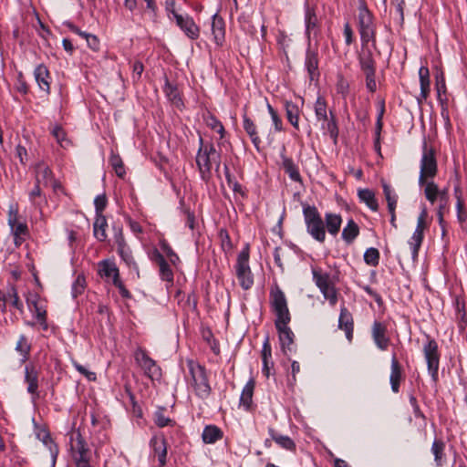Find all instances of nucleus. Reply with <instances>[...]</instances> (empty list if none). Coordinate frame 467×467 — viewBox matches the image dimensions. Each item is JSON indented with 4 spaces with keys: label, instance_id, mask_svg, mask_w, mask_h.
Masks as SVG:
<instances>
[{
    "label": "nucleus",
    "instance_id": "obj_1",
    "mask_svg": "<svg viewBox=\"0 0 467 467\" xmlns=\"http://www.w3.org/2000/svg\"><path fill=\"white\" fill-rule=\"evenodd\" d=\"M85 415H78L70 432V451L77 467H88V450L86 448Z\"/></svg>",
    "mask_w": 467,
    "mask_h": 467
},
{
    "label": "nucleus",
    "instance_id": "obj_2",
    "mask_svg": "<svg viewBox=\"0 0 467 467\" xmlns=\"http://www.w3.org/2000/svg\"><path fill=\"white\" fill-rule=\"evenodd\" d=\"M200 147L196 155V164L200 171L201 179L208 182L212 177V167L215 164L218 172L221 163V154L216 150L213 143H204L202 137L199 139Z\"/></svg>",
    "mask_w": 467,
    "mask_h": 467
},
{
    "label": "nucleus",
    "instance_id": "obj_3",
    "mask_svg": "<svg viewBox=\"0 0 467 467\" xmlns=\"http://www.w3.org/2000/svg\"><path fill=\"white\" fill-rule=\"evenodd\" d=\"M187 367L191 376L189 383L195 395L202 400L207 399L211 394L212 388L205 368L192 359L187 360Z\"/></svg>",
    "mask_w": 467,
    "mask_h": 467
},
{
    "label": "nucleus",
    "instance_id": "obj_4",
    "mask_svg": "<svg viewBox=\"0 0 467 467\" xmlns=\"http://www.w3.org/2000/svg\"><path fill=\"white\" fill-rule=\"evenodd\" d=\"M302 205L306 232L316 241L324 243L326 239V229L317 208L307 203H303Z\"/></svg>",
    "mask_w": 467,
    "mask_h": 467
},
{
    "label": "nucleus",
    "instance_id": "obj_5",
    "mask_svg": "<svg viewBox=\"0 0 467 467\" xmlns=\"http://www.w3.org/2000/svg\"><path fill=\"white\" fill-rule=\"evenodd\" d=\"M315 115L317 121L321 122L322 130H326L336 144L339 134L337 119L332 110L327 114V106L325 99L318 96L314 106Z\"/></svg>",
    "mask_w": 467,
    "mask_h": 467
},
{
    "label": "nucleus",
    "instance_id": "obj_6",
    "mask_svg": "<svg viewBox=\"0 0 467 467\" xmlns=\"http://www.w3.org/2000/svg\"><path fill=\"white\" fill-rule=\"evenodd\" d=\"M313 280L319 288L325 299L331 306H335L338 300V291L336 287L337 279L321 269H312Z\"/></svg>",
    "mask_w": 467,
    "mask_h": 467
},
{
    "label": "nucleus",
    "instance_id": "obj_7",
    "mask_svg": "<svg viewBox=\"0 0 467 467\" xmlns=\"http://www.w3.org/2000/svg\"><path fill=\"white\" fill-rule=\"evenodd\" d=\"M373 49L372 47H361L358 53V63L366 77V87L372 93L377 89L376 61L373 57Z\"/></svg>",
    "mask_w": 467,
    "mask_h": 467
},
{
    "label": "nucleus",
    "instance_id": "obj_8",
    "mask_svg": "<svg viewBox=\"0 0 467 467\" xmlns=\"http://www.w3.org/2000/svg\"><path fill=\"white\" fill-rule=\"evenodd\" d=\"M438 172L437 160L435 157V151L432 148L428 147L427 143L424 142L422 146V156L420 160V171L419 176V184H423L428 180H432Z\"/></svg>",
    "mask_w": 467,
    "mask_h": 467
},
{
    "label": "nucleus",
    "instance_id": "obj_9",
    "mask_svg": "<svg viewBox=\"0 0 467 467\" xmlns=\"http://www.w3.org/2000/svg\"><path fill=\"white\" fill-rule=\"evenodd\" d=\"M18 208L16 205H10L7 213V223L14 236V244L19 247L29 236V229L24 222L18 221Z\"/></svg>",
    "mask_w": 467,
    "mask_h": 467
},
{
    "label": "nucleus",
    "instance_id": "obj_10",
    "mask_svg": "<svg viewBox=\"0 0 467 467\" xmlns=\"http://www.w3.org/2000/svg\"><path fill=\"white\" fill-rule=\"evenodd\" d=\"M269 303L272 311L276 317L275 321L291 319L285 295L277 285H275L270 289Z\"/></svg>",
    "mask_w": 467,
    "mask_h": 467
},
{
    "label": "nucleus",
    "instance_id": "obj_11",
    "mask_svg": "<svg viewBox=\"0 0 467 467\" xmlns=\"http://www.w3.org/2000/svg\"><path fill=\"white\" fill-rule=\"evenodd\" d=\"M429 226L430 222L428 220V212L427 209L423 207L418 216L416 228L408 242L411 249L413 259L418 257L420 248L424 239V232L429 228Z\"/></svg>",
    "mask_w": 467,
    "mask_h": 467
},
{
    "label": "nucleus",
    "instance_id": "obj_12",
    "mask_svg": "<svg viewBox=\"0 0 467 467\" xmlns=\"http://www.w3.org/2000/svg\"><path fill=\"white\" fill-rule=\"evenodd\" d=\"M427 341L423 345V355L427 363L428 371L433 381L438 380V371L440 366V353L438 344L435 339L426 336Z\"/></svg>",
    "mask_w": 467,
    "mask_h": 467
},
{
    "label": "nucleus",
    "instance_id": "obj_13",
    "mask_svg": "<svg viewBox=\"0 0 467 467\" xmlns=\"http://www.w3.org/2000/svg\"><path fill=\"white\" fill-rule=\"evenodd\" d=\"M236 275L240 282V285L247 290L252 287L254 284L253 275L249 266V248L246 246L243 249L237 257L236 263Z\"/></svg>",
    "mask_w": 467,
    "mask_h": 467
},
{
    "label": "nucleus",
    "instance_id": "obj_14",
    "mask_svg": "<svg viewBox=\"0 0 467 467\" xmlns=\"http://www.w3.org/2000/svg\"><path fill=\"white\" fill-rule=\"evenodd\" d=\"M135 359L143 369L144 374L152 380H159L161 378V369L156 362L148 356L146 351L138 349L135 353Z\"/></svg>",
    "mask_w": 467,
    "mask_h": 467
},
{
    "label": "nucleus",
    "instance_id": "obj_15",
    "mask_svg": "<svg viewBox=\"0 0 467 467\" xmlns=\"http://www.w3.org/2000/svg\"><path fill=\"white\" fill-rule=\"evenodd\" d=\"M304 66L310 81H317L320 77L318 48L317 45L312 47L311 42L307 45Z\"/></svg>",
    "mask_w": 467,
    "mask_h": 467
},
{
    "label": "nucleus",
    "instance_id": "obj_16",
    "mask_svg": "<svg viewBox=\"0 0 467 467\" xmlns=\"http://www.w3.org/2000/svg\"><path fill=\"white\" fill-rule=\"evenodd\" d=\"M291 319H285L282 321H275V328L278 332L281 348L284 354L294 351V337L295 335L291 328L288 327Z\"/></svg>",
    "mask_w": 467,
    "mask_h": 467
},
{
    "label": "nucleus",
    "instance_id": "obj_17",
    "mask_svg": "<svg viewBox=\"0 0 467 467\" xmlns=\"http://www.w3.org/2000/svg\"><path fill=\"white\" fill-rule=\"evenodd\" d=\"M305 26H306V36L308 40V43L311 42V35L315 36L319 34L320 31V23L316 12L315 6H311L309 3L306 1L305 3Z\"/></svg>",
    "mask_w": 467,
    "mask_h": 467
},
{
    "label": "nucleus",
    "instance_id": "obj_18",
    "mask_svg": "<svg viewBox=\"0 0 467 467\" xmlns=\"http://www.w3.org/2000/svg\"><path fill=\"white\" fill-rule=\"evenodd\" d=\"M371 336L374 343L380 350H386L389 348L390 339L387 336V326L379 321H374L371 327Z\"/></svg>",
    "mask_w": 467,
    "mask_h": 467
},
{
    "label": "nucleus",
    "instance_id": "obj_19",
    "mask_svg": "<svg viewBox=\"0 0 467 467\" xmlns=\"http://www.w3.org/2000/svg\"><path fill=\"white\" fill-rule=\"evenodd\" d=\"M175 21L177 26L184 32V34L191 39H197L200 35V29L194 23L193 19L182 15H175Z\"/></svg>",
    "mask_w": 467,
    "mask_h": 467
},
{
    "label": "nucleus",
    "instance_id": "obj_20",
    "mask_svg": "<svg viewBox=\"0 0 467 467\" xmlns=\"http://www.w3.org/2000/svg\"><path fill=\"white\" fill-rule=\"evenodd\" d=\"M150 446L154 451L155 456L158 457L160 467H164L167 462V442L165 437L161 435H154L150 441Z\"/></svg>",
    "mask_w": 467,
    "mask_h": 467
},
{
    "label": "nucleus",
    "instance_id": "obj_21",
    "mask_svg": "<svg viewBox=\"0 0 467 467\" xmlns=\"http://www.w3.org/2000/svg\"><path fill=\"white\" fill-rule=\"evenodd\" d=\"M25 381L27 384V392L31 394L32 399L39 397L38 393V371L36 367L27 365L25 368Z\"/></svg>",
    "mask_w": 467,
    "mask_h": 467
},
{
    "label": "nucleus",
    "instance_id": "obj_22",
    "mask_svg": "<svg viewBox=\"0 0 467 467\" xmlns=\"http://www.w3.org/2000/svg\"><path fill=\"white\" fill-rule=\"evenodd\" d=\"M36 182L44 187L48 183L53 182V187L56 190L58 187L56 182H53V173L50 168L43 162L37 163L35 167Z\"/></svg>",
    "mask_w": 467,
    "mask_h": 467
},
{
    "label": "nucleus",
    "instance_id": "obj_23",
    "mask_svg": "<svg viewBox=\"0 0 467 467\" xmlns=\"http://www.w3.org/2000/svg\"><path fill=\"white\" fill-rule=\"evenodd\" d=\"M338 327L345 331L346 337L350 342L353 338L354 321L351 313L346 306H341L338 318Z\"/></svg>",
    "mask_w": 467,
    "mask_h": 467
},
{
    "label": "nucleus",
    "instance_id": "obj_24",
    "mask_svg": "<svg viewBox=\"0 0 467 467\" xmlns=\"http://www.w3.org/2000/svg\"><path fill=\"white\" fill-rule=\"evenodd\" d=\"M402 368L399 363L396 356L393 355L391 358L389 382L391 386V390L394 393H398L400 391V385L402 379Z\"/></svg>",
    "mask_w": 467,
    "mask_h": 467
},
{
    "label": "nucleus",
    "instance_id": "obj_25",
    "mask_svg": "<svg viewBox=\"0 0 467 467\" xmlns=\"http://www.w3.org/2000/svg\"><path fill=\"white\" fill-rule=\"evenodd\" d=\"M163 92L173 106L178 109L183 107V101L177 85L171 83L167 78H165Z\"/></svg>",
    "mask_w": 467,
    "mask_h": 467
},
{
    "label": "nucleus",
    "instance_id": "obj_26",
    "mask_svg": "<svg viewBox=\"0 0 467 467\" xmlns=\"http://www.w3.org/2000/svg\"><path fill=\"white\" fill-rule=\"evenodd\" d=\"M358 31L362 32H369L375 31V26L373 23V16L367 8L366 5H362L359 7L358 12Z\"/></svg>",
    "mask_w": 467,
    "mask_h": 467
},
{
    "label": "nucleus",
    "instance_id": "obj_27",
    "mask_svg": "<svg viewBox=\"0 0 467 467\" xmlns=\"http://www.w3.org/2000/svg\"><path fill=\"white\" fill-rule=\"evenodd\" d=\"M243 128L254 146L259 150L262 140L258 135L257 126L245 113L243 115Z\"/></svg>",
    "mask_w": 467,
    "mask_h": 467
},
{
    "label": "nucleus",
    "instance_id": "obj_28",
    "mask_svg": "<svg viewBox=\"0 0 467 467\" xmlns=\"http://www.w3.org/2000/svg\"><path fill=\"white\" fill-rule=\"evenodd\" d=\"M154 260L159 265L160 276L163 281L172 283L173 282V272L170 265L165 260L164 256L156 250L153 254Z\"/></svg>",
    "mask_w": 467,
    "mask_h": 467
},
{
    "label": "nucleus",
    "instance_id": "obj_29",
    "mask_svg": "<svg viewBox=\"0 0 467 467\" xmlns=\"http://www.w3.org/2000/svg\"><path fill=\"white\" fill-rule=\"evenodd\" d=\"M35 78L41 90L47 94L50 90V76L47 67L44 65H38L34 71Z\"/></svg>",
    "mask_w": 467,
    "mask_h": 467
},
{
    "label": "nucleus",
    "instance_id": "obj_30",
    "mask_svg": "<svg viewBox=\"0 0 467 467\" xmlns=\"http://www.w3.org/2000/svg\"><path fill=\"white\" fill-rule=\"evenodd\" d=\"M37 438L42 441L44 445L47 448L50 453L51 457V465L52 467L55 466L57 457L58 455V447L57 445L53 441V440L50 437L49 432H47L45 430H42L37 432L36 434Z\"/></svg>",
    "mask_w": 467,
    "mask_h": 467
},
{
    "label": "nucleus",
    "instance_id": "obj_31",
    "mask_svg": "<svg viewBox=\"0 0 467 467\" xmlns=\"http://www.w3.org/2000/svg\"><path fill=\"white\" fill-rule=\"evenodd\" d=\"M445 442L441 439H435L431 444V453L434 456L436 467H442L445 463Z\"/></svg>",
    "mask_w": 467,
    "mask_h": 467
},
{
    "label": "nucleus",
    "instance_id": "obj_32",
    "mask_svg": "<svg viewBox=\"0 0 467 467\" xmlns=\"http://www.w3.org/2000/svg\"><path fill=\"white\" fill-rule=\"evenodd\" d=\"M107 218L104 215L96 216L95 221L93 223V235L98 241L105 242L107 240Z\"/></svg>",
    "mask_w": 467,
    "mask_h": 467
},
{
    "label": "nucleus",
    "instance_id": "obj_33",
    "mask_svg": "<svg viewBox=\"0 0 467 467\" xmlns=\"http://www.w3.org/2000/svg\"><path fill=\"white\" fill-rule=\"evenodd\" d=\"M254 380L253 379H249L247 383L244 385L241 396L239 404L245 410H249L253 402V395L254 389Z\"/></svg>",
    "mask_w": 467,
    "mask_h": 467
},
{
    "label": "nucleus",
    "instance_id": "obj_34",
    "mask_svg": "<svg viewBox=\"0 0 467 467\" xmlns=\"http://www.w3.org/2000/svg\"><path fill=\"white\" fill-rule=\"evenodd\" d=\"M212 34L216 45L222 46L224 40V22L216 14L213 16Z\"/></svg>",
    "mask_w": 467,
    "mask_h": 467
},
{
    "label": "nucleus",
    "instance_id": "obj_35",
    "mask_svg": "<svg viewBox=\"0 0 467 467\" xmlns=\"http://www.w3.org/2000/svg\"><path fill=\"white\" fill-rule=\"evenodd\" d=\"M268 432L271 439L275 442H276L281 448L290 451H296V443L290 437L279 434L272 428L268 430Z\"/></svg>",
    "mask_w": 467,
    "mask_h": 467
},
{
    "label": "nucleus",
    "instance_id": "obj_36",
    "mask_svg": "<svg viewBox=\"0 0 467 467\" xmlns=\"http://www.w3.org/2000/svg\"><path fill=\"white\" fill-rule=\"evenodd\" d=\"M325 223L327 229V232L333 235L336 236L341 227L342 223V217L340 214L332 213H327L325 214Z\"/></svg>",
    "mask_w": 467,
    "mask_h": 467
},
{
    "label": "nucleus",
    "instance_id": "obj_37",
    "mask_svg": "<svg viewBox=\"0 0 467 467\" xmlns=\"http://www.w3.org/2000/svg\"><path fill=\"white\" fill-rule=\"evenodd\" d=\"M420 98L418 100L426 99L430 94V71L427 67H420L419 69Z\"/></svg>",
    "mask_w": 467,
    "mask_h": 467
},
{
    "label": "nucleus",
    "instance_id": "obj_38",
    "mask_svg": "<svg viewBox=\"0 0 467 467\" xmlns=\"http://www.w3.org/2000/svg\"><path fill=\"white\" fill-rule=\"evenodd\" d=\"M202 438L204 443L213 444L223 438V431L215 425H208L204 427Z\"/></svg>",
    "mask_w": 467,
    "mask_h": 467
},
{
    "label": "nucleus",
    "instance_id": "obj_39",
    "mask_svg": "<svg viewBox=\"0 0 467 467\" xmlns=\"http://www.w3.org/2000/svg\"><path fill=\"white\" fill-rule=\"evenodd\" d=\"M359 234V227L353 219H349L347 225L343 228L341 237L344 242L350 244Z\"/></svg>",
    "mask_w": 467,
    "mask_h": 467
},
{
    "label": "nucleus",
    "instance_id": "obj_40",
    "mask_svg": "<svg viewBox=\"0 0 467 467\" xmlns=\"http://www.w3.org/2000/svg\"><path fill=\"white\" fill-rule=\"evenodd\" d=\"M358 196L360 202H364L373 212L379 210V203L373 191L369 189H360L358 192Z\"/></svg>",
    "mask_w": 467,
    "mask_h": 467
},
{
    "label": "nucleus",
    "instance_id": "obj_41",
    "mask_svg": "<svg viewBox=\"0 0 467 467\" xmlns=\"http://www.w3.org/2000/svg\"><path fill=\"white\" fill-rule=\"evenodd\" d=\"M42 187L44 186L35 182L33 189L28 192L30 202L38 209H41L42 205L47 203V199L42 192Z\"/></svg>",
    "mask_w": 467,
    "mask_h": 467
},
{
    "label": "nucleus",
    "instance_id": "obj_42",
    "mask_svg": "<svg viewBox=\"0 0 467 467\" xmlns=\"http://www.w3.org/2000/svg\"><path fill=\"white\" fill-rule=\"evenodd\" d=\"M283 168L292 181L302 182L299 170L291 158L283 157Z\"/></svg>",
    "mask_w": 467,
    "mask_h": 467
},
{
    "label": "nucleus",
    "instance_id": "obj_43",
    "mask_svg": "<svg viewBox=\"0 0 467 467\" xmlns=\"http://www.w3.org/2000/svg\"><path fill=\"white\" fill-rule=\"evenodd\" d=\"M285 114L287 120L291 123V125L296 129L299 130V109L298 107L293 103L292 101H285Z\"/></svg>",
    "mask_w": 467,
    "mask_h": 467
},
{
    "label": "nucleus",
    "instance_id": "obj_44",
    "mask_svg": "<svg viewBox=\"0 0 467 467\" xmlns=\"http://www.w3.org/2000/svg\"><path fill=\"white\" fill-rule=\"evenodd\" d=\"M99 274L100 276L116 278L119 275V269L113 262L103 260L99 264Z\"/></svg>",
    "mask_w": 467,
    "mask_h": 467
},
{
    "label": "nucleus",
    "instance_id": "obj_45",
    "mask_svg": "<svg viewBox=\"0 0 467 467\" xmlns=\"http://www.w3.org/2000/svg\"><path fill=\"white\" fill-rule=\"evenodd\" d=\"M423 185L425 186L424 194L426 199L433 204L441 197V190H439L438 185L432 180L426 181Z\"/></svg>",
    "mask_w": 467,
    "mask_h": 467
},
{
    "label": "nucleus",
    "instance_id": "obj_46",
    "mask_svg": "<svg viewBox=\"0 0 467 467\" xmlns=\"http://www.w3.org/2000/svg\"><path fill=\"white\" fill-rule=\"evenodd\" d=\"M383 193L387 201L388 210L389 212H392L393 209H396L398 202V195L395 191L389 185L388 183H382Z\"/></svg>",
    "mask_w": 467,
    "mask_h": 467
},
{
    "label": "nucleus",
    "instance_id": "obj_47",
    "mask_svg": "<svg viewBox=\"0 0 467 467\" xmlns=\"http://www.w3.org/2000/svg\"><path fill=\"white\" fill-rule=\"evenodd\" d=\"M50 131L60 147L67 149L70 145V140L67 138L66 132L60 126H53Z\"/></svg>",
    "mask_w": 467,
    "mask_h": 467
},
{
    "label": "nucleus",
    "instance_id": "obj_48",
    "mask_svg": "<svg viewBox=\"0 0 467 467\" xmlns=\"http://www.w3.org/2000/svg\"><path fill=\"white\" fill-rule=\"evenodd\" d=\"M109 163L118 177L123 178L125 176L126 171H125L124 163L119 154L111 152V155L109 158Z\"/></svg>",
    "mask_w": 467,
    "mask_h": 467
},
{
    "label": "nucleus",
    "instance_id": "obj_49",
    "mask_svg": "<svg viewBox=\"0 0 467 467\" xmlns=\"http://www.w3.org/2000/svg\"><path fill=\"white\" fill-rule=\"evenodd\" d=\"M165 409L159 408L154 413V422L160 428L166 426H174L175 421L169 417L164 415Z\"/></svg>",
    "mask_w": 467,
    "mask_h": 467
},
{
    "label": "nucleus",
    "instance_id": "obj_50",
    "mask_svg": "<svg viewBox=\"0 0 467 467\" xmlns=\"http://www.w3.org/2000/svg\"><path fill=\"white\" fill-rule=\"evenodd\" d=\"M31 349V346L26 336L21 335L16 346V350L21 354L22 362H25L28 358V355Z\"/></svg>",
    "mask_w": 467,
    "mask_h": 467
},
{
    "label": "nucleus",
    "instance_id": "obj_51",
    "mask_svg": "<svg viewBox=\"0 0 467 467\" xmlns=\"http://www.w3.org/2000/svg\"><path fill=\"white\" fill-rule=\"evenodd\" d=\"M360 34L361 47H372L377 49L376 46V30L369 32H362Z\"/></svg>",
    "mask_w": 467,
    "mask_h": 467
},
{
    "label": "nucleus",
    "instance_id": "obj_52",
    "mask_svg": "<svg viewBox=\"0 0 467 467\" xmlns=\"http://www.w3.org/2000/svg\"><path fill=\"white\" fill-rule=\"evenodd\" d=\"M364 261L370 266H377L379 262V252L377 248L370 247L364 253Z\"/></svg>",
    "mask_w": 467,
    "mask_h": 467
},
{
    "label": "nucleus",
    "instance_id": "obj_53",
    "mask_svg": "<svg viewBox=\"0 0 467 467\" xmlns=\"http://www.w3.org/2000/svg\"><path fill=\"white\" fill-rule=\"evenodd\" d=\"M4 299L6 304L12 305L15 308L21 310L23 307V304L19 300L16 289L15 287H11L5 296H4Z\"/></svg>",
    "mask_w": 467,
    "mask_h": 467
},
{
    "label": "nucleus",
    "instance_id": "obj_54",
    "mask_svg": "<svg viewBox=\"0 0 467 467\" xmlns=\"http://www.w3.org/2000/svg\"><path fill=\"white\" fill-rule=\"evenodd\" d=\"M94 206H95V213L96 216L103 215V211L108 205V197L105 192H102L100 194H98L94 198Z\"/></svg>",
    "mask_w": 467,
    "mask_h": 467
},
{
    "label": "nucleus",
    "instance_id": "obj_55",
    "mask_svg": "<svg viewBox=\"0 0 467 467\" xmlns=\"http://www.w3.org/2000/svg\"><path fill=\"white\" fill-rule=\"evenodd\" d=\"M440 204L437 208L436 214H445L449 210L448 202H449V193L448 188H444L441 191V197L439 198Z\"/></svg>",
    "mask_w": 467,
    "mask_h": 467
},
{
    "label": "nucleus",
    "instance_id": "obj_56",
    "mask_svg": "<svg viewBox=\"0 0 467 467\" xmlns=\"http://www.w3.org/2000/svg\"><path fill=\"white\" fill-rule=\"evenodd\" d=\"M86 288V277L84 275H80L78 276L77 280L72 285V296L77 297L78 295H81Z\"/></svg>",
    "mask_w": 467,
    "mask_h": 467
},
{
    "label": "nucleus",
    "instance_id": "obj_57",
    "mask_svg": "<svg viewBox=\"0 0 467 467\" xmlns=\"http://www.w3.org/2000/svg\"><path fill=\"white\" fill-rule=\"evenodd\" d=\"M161 249L165 253L171 264L175 265L179 261V256L172 250L170 244L166 241L161 242Z\"/></svg>",
    "mask_w": 467,
    "mask_h": 467
},
{
    "label": "nucleus",
    "instance_id": "obj_58",
    "mask_svg": "<svg viewBox=\"0 0 467 467\" xmlns=\"http://www.w3.org/2000/svg\"><path fill=\"white\" fill-rule=\"evenodd\" d=\"M34 308L36 320L42 326L43 329H47V311L39 306L37 303H34Z\"/></svg>",
    "mask_w": 467,
    "mask_h": 467
},
{
    "label": "nucleus",
    "instance_id": "obj_59",
    "mask_svg": "<svg viewBox=\"0 0 467 467\" xmlns=\"http://www.w3.org/2000/svg\"><path fill=\"white\" fill-rule=\"evenodd\" d=\"M390 4L394 7L400 24H402L404 21L405 0H391Z\"/></svg>",
    "mask_w": 467,
    "mask_h": 467
},
{
    "label": "nucleus",
    "instance_id": "obj_60",
    "mask_svg": "<svg viewBox=\"0 0 467 467\" xmlns=\"http://www.w3.org/2000/svg\"><path fill=\"white\" fill-rule=\"evenodd\" d=\"M457 220L462 224L467 221V211L465 209L464 201L456 202Z\"/></svg>",
    "mask_w": 467,
    "mask_h": 467
},
{
    "label": "nucleus",
    "instance_id": "obj_61",
    "mask_svg": "<svg viewBox=\"0 0 467 467\" xmlns=\"http://www.w3.org/2000/svg\"><path fill=\"white\" fill-rule=\"evenodd\" d=\"M436 89L438 93V99L441 101V103H443V99L441 97L442 93L445 94L446 92V85H445V79L443 77V74L441 73L440 76H436Z\"/></svg>",
    "mask_w": 467,
    "mask_h": 467
},
{
    "label": "nucleus",
    "instance_id": "obj_62",
    "mask_svg": "<svg viewBox=\"0 0 467 467\" xmlns=\"http://www.w3.org/2000/svg\"><path fill=\"white\" fill-rule=\"evenodd\" d=\"M118 253L119 254V256L121 257V259L129 265L130 266L131 265H135V261H134V258L131 254V252L130 250V248L128 246H125V247H120L119 249H118Z\"/></svg>",
    "mask_w": 467,
    "mask_h": 467
},
{
    "label": "nucleus",
    "instance_id": "obj_63",
    "mask_svg": "<svg viewBox=\"0 0 467 467\" xmlns=\"http://www.w3.org/2000/svg\"><path fill=\"white\" fill-rule=\"evenodd\" d=\"M262 360H272V348L270 345L269 336L267 335L263 342Z\"/></svg>",
    "mask_w": 467,
    "mask_h": 467
},
{
    "label": "nucleus",
    "instance_id": "obj_64",
    "mask_svg": "<svg viewBox=\"0 0 467 467\" xmlns=\"http://www.w3.org/2000/svg\"><path fill=\"white\" fill-rule=\"evenodd\" d=\"M113 285L119 289V292L123 298L131 297L130 291L125 287L124 284L119 279V275L116 278H113Z\"/></svg>",
    "mask_w": 467,
    "mask_h": 467
}]
</instances>
